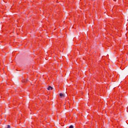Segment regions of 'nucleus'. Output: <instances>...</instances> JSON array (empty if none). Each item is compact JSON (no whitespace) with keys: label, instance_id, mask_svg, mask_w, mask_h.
Returning <instances> with one entry per match:
<instances>
[{"label":"nucleus","instance_id":"1","mask_svg":"<svg viewBox=\"0 0 128 128\" xmlns=\"http://www.w3.org/2000/svg\"><path fill=\"white\" fill-rule=\"evenodd\" d=\"M54 90V88L52 86H49L48 88V90Z\"/></svg>","mask_w":128,"mask_h":128},{"label":"nucleus","instance_id":"2","mask_svg":"<svg viewBox=\"0 0 128 128\" xmlns=\"http://www.w3.org/2000/svg\"><path fill=\"white\" fill-rule=\"evenodd\" d=\"M59 96H60V98H64V94L62 93H60L59 94Z\"/></svg>","mask_w":128,"mask_h":128},{"label":"nucleus","instance_id":"3","mask_svg":"<svg viewBox=\"0 0 128 128\" xmlns=\"http://www.w3.org/2000/svg\"><path fill=\"white\" fill-rule=\"evenodd\" d=\"M69 128H74V126L70 125V126H69Z\"/></svg>","mask_w":128,"mask_h":128},{"label":"nucleus","instance_id":"4","mask_svg":"<svg viewBox=\"0 0 128 128\" xmlns=\"http://www.w3.org/2000/svg\"><path fill=\"white\" fill-rule=\"evenodd\" d=\"M6 128H10V126L8 125Z\"/></svg>","mask_w":128,"mask_h":128}]
</instances>
